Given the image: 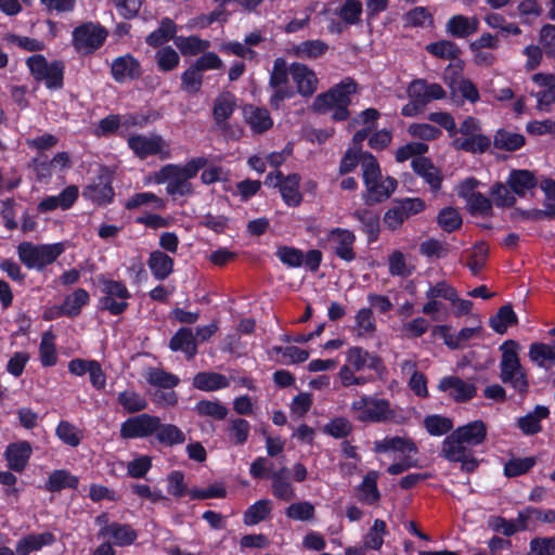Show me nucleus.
<instances>
[{
    "instance_id": "obj_6",
    "label": "nucleus",
    "mask_w": 555,
    "mask_h": 555,
    "mask_svg": "<svg viewBox=\"0 0 555 555\" xmlns=\"http://www.w3.org/2000/svg\"><path fill=\"white\" fill-rule=\"evenodd\" d=\"M64 251L62 243L35 245L30 242H22L17 246L20 260L28 269L41 270L46 266L54 262Z\"/></svg>"
},
{
    "instance_id": "obj_8",
    "label": "nucleus",
    "mask_w": 555,
    "mask_h": 555,
    "mask_svg": "<svg viewBox=\"0 0 555 555\" xmlns=\"http://www.w3.org/2000/svg\"><path fill=\"white\" fill-rule=\"evenodd\" d=\"M289 66L283 57H276L270 73L269 87L272 89L270 105L279 109L285 100L295 95V90L289 85Z\"/></svg>"
},
{
    "instance_id": "obj_36",
    "label": "nucleus",
    "mask_w": 555,
    "mask_h": 555,
    "mask_svg": "<svg viewBox=\"0 0 555 555\" xmlns=\"http://www.w3.org/2000/svg\"><path fill=\"white\" fill-rule=\"evenodd\" d=\"M149 268L156 280L167 279L173 271V259L160 250L150 254Z\"/></svg>"
},
{
    "instance_id": "obj_19",
    "label": "nucleus",
    "mask_w": 555,
    "mask_h": 555,
    "mask_svg": "<svg viewBox=\"0 0 555 555\" xmlns=\"http://www.w3.org/2000/svg\"><path fill=\"white\" fill-rule=\"evenodd\" d=\"M532 81L539 88L531 92L537 99V109L540 112H550L551 106L555 104V75L538 73L532 76Z\"/></svg>"
},
{
    "instance_id": "obj_30",
    "label": "nucleus",
    "mask_w": 555,
    "mask_h": 555,
    "mask_svg": "<svg viewBox=\"0 0 555 555\" xmlns=\"http://www.w3.org/2000/svg\"><path fill=\"white\" fill-rule=\"evenodd\" d=\"M479 21L476 16L453 15L446 24L447 33L453 37L466 38L478 30Z\"/></svg>"
},
{
    "instance_id": "obj_17",
    "label": "nucleus",
    "mask_w": 555,
    "mask_h": 555,
    "mask_svg": "<svg viewBox=\"0 0 555 555\" xmlns=\"http://www.w3.org/2000/svg\"><path fill=\"white\" fill-rule=\"evenodd\" d=\"M438 390L447 393L455 402L472 400L477 393L474 383L466 382L459 376H444L439 380Z\"/></svg>"
},
{
    "instance_id": "obj_13",
    "label": "nucleus",
    "mask_w": 555,
    "mask_h": 555,
    "mask_svg": "<svg viewBox=\"0 0 555 555\" xmlns=\"http://www.w3.org/2000/svg\"><path fill=\"white\" fill-rule=\"evenodd\" d=\"M354 242V233L343 228L331 230L326 236V243L331 251L347 262L356 259Z\"/></svg>"
},
{
    "instance_id": "obj_26",
    "label": "nucleus",
    "mask_w": 555,
    "mask_h": 555,
    "mask_svg": "<svg viewBox=\"0 0 555 555\" xmlns=\"http://www.w3.org/2000/svg\"><path fill=\"white\" fill-rule=\"evenodd\" d=\"M373 450L376 453L397 451L402 454H417L418 452V448L412 439L399 436L385 437L382 440H376Z\"/></svg>"
},
{
    "instance_id": "obj_57",
    "label": "nucleus",
    "mask_w": 555,
    "mask_h": 555,
    "mask_svg": "<svg viewBox=\"0 0 555 555\" xmlns=\"http://www.w3.org/2000/svg\"><path fill=\"white\" fill-rule=\"evenodd\" d=\"M272 509L270 500L263 499L255 502L244 513V524L254 526L266 519Z\"/></svg>"
},
{
    "instance_id": "obj_34",
    "label": "nucleus",
    "mask_w": 555,
    "mask_h": 555,
    "mask_svg": "<svg viewBox=\"0 0 555 555\" xmlns=\"http://www.w3.org/2000/svg\"><path fill=\"white\" fill-rule=\"evenodd\" d=\"M413 170L421 176L434 191L441 186L442 176L438 168L425 157H416L412 160Z\"/></svg>"
},
{
    "instance_id": "obj_32",
    "label": "nucleus",
    "mask_w": 555,
    "mask_h": 555,
    "mask_svg": "<svg viewBox=\"0 0 555 555\" xmlns=\"http://www.w3.org/2000/svg\"><path fill=\"white\" fill-rule=\"evenodd\" d=\"M54 541L55 537L51 532L28 534L16 542L15 550L18 555H29L43 546L51 545Z\"/></svg>"
},
{
    "instance_id": "obj_49",
    "label": "nucleus",
    "mask_w": 555,
    "mask_h": 555,
    "mask_svg": "<svg viewBox=\"0 0 555 555\" xmlns=\"http://www.w3.org/2000/svg\"><path fill=\"white\" fill-rule=\"evenodd\" d=\"M386 533V522L382 519H375L372 527L363 537V547L365 550L379 551L384 544Z\"/></svg>"
},
{
    "instance_id": "obj_11",
    "label": "nucleus",
    "mask_w": 555,
    "mask_h": 555,
    "mask_svg": "<svg viewBox=\"0 0 555 555\" xmlns=\"http://www.w3.org/2000/svg\"><path fill=\"white\" fill-rule=\"evenodd\" d=\"M26 63L35 79L43 80L50 89L62 87L64 70L62 63H48L46 57L40 54L28 57Z\"/></svg>"
},
{
    "instance_id": "obj_37",
    "label": "nucleus",
    "mask_w": 555,
    "mask_h": 555,
    "mask_svg": "<svg viewBox=\"0 0 555 555\" xmlns=\"http://www.w3.org/2000/svg\"><path fill=\"white\" fill-rule=\"evenodd\" d=\"M470 452V448L453 433L442 441L441 454L448 461L457 462L468 456Z\"/></svg>"
},
{
    "instance_id": "obj_58",
    "label": "nucleus",
    "mask_w": 555,
    "mask_h": 555,
    "mask_svg": "<svg viewBox=\"0 0 555 555\" xmlns=\"http://www.w3.org/2000/svg\"><path fill=\"white\" fill-rule=\"evenodd\" d=\"M352 216L362 223V229L369 235V240L375 241L379 233L378 216L367 209L356 210Z\"/></svg>"
},
{
    "instance_id": "obj_48",
    "label": "nucleus",
    "mask_w": 555,
    "mask_h": 555,
    "mask_svg": "<svg viewBox=\"0 0 555 555\" xmlns=\"http://www.w3.org/2000/svg\"><path fill=\"white\" fill-rule=\"evenodd\" d=\"M145 379L150 385L164 389H172L180 382L178 376L158 367L147 369Z\"/></svg>"
},
{
    "instance_id": "obj_59",
    "label": "nucleus",
    "mask_w": 555,
    "mask_h": 555,
    "mask_svg": "<svg viewBox=\"0 0 555 555\" xmlns=\"http://www.w3.org/2000/svg\"><path fill=\"white\" fill-rule=\"evenodd\" d=\"M363 12L359 0H346L336 11V14L346 25H356L360 22Z\"/></svg>"
},
{
    "instance_id": "obj_20",
    "label": "nucleus",
    "mask_w": 555,
    "mask_h": 555,
    "mask_svg": "<svg viewBox=\"0 0 555 555\" xmlns=\"http://www.w3.org/2000/svg\"><path fill=\"white\" fill-rule=\"evenodd\" d=\"M31 454V444L28 441L21 440L8 444L3 456L10 470L22 473L27 467Z\"/></svg>"
},
{
    "instance_id": "obj_22",
    "label": "nucleus",
    "mask_w": 555,
    "mask_h": 555,
    "mask_svg": "<svg viewBox=\"0 0 555 555\" xmlns=\"http://www.w3.org/2000/svg\"><path fill=\"white\" fill-rule=\"evenodd\" d=\"M346 363L361 372L365 369L378 371L382 366V360L378 356L369 352L360 346H353L346 351Z\"/></svg>"
},
{
    "instance_id": "obj_43",
    "label": "nucleus",
    "mask_w": 555,
    "mask_h": 555,
    "mask_svg": "<svg viewBox=\"0 0 555 555\" xmlns=\"http://www.w3.org/2000/svg\"><path fill=\"white\" fill-rule=\"evenodd\" d=\"M156 439L160 444L172 447L185 441L184 433L173 424H163L158 417V426L154 431Z\"/></svg>"
},
{
    "instance_id": "obj_40",
    "label": "nucleus",
    "mask_w": 555,
    "mask_h": 555,
    "mask_svg": "<svg viewBox=\"0 0 555 555\" xmlns=\"http://www.w3.org/2000/svg\"><path fill=\"white\" fill-rule=\"evenodd\" d=\"M83 196L99 205H105L112 202L114 190L108 181L100 178L98 182L85 189Z\"/></svg>"
},
{
    "instance_id": "obj_64",
    "label": "nucleus",
    "mask_w": 555,
    "mask_h": 555,
    "mask_svg": "<svg viewBox=\"0 0 555 555\" xmlns=\"http://www.w3.org/2000/svg\"><path fill=\"white\" fill-rule=\"evenodd\" d=\"M55 435L61 441L70 447H77L81 441L80 430L67 421L59 423L55 429Z\"/></svg>"
},
{
    "instance_id": "obj_4",
    "label": "nucleus",
    "mask_w": 555,
    "mask_h": 555,
    "mask_svg": "<svg viewBox=\"0 0 555 555\" xmlns=\"http://www.w3.org/2000/svg\"><path fill=\"white\" fill-rule=\"evenodd\" d=\"M362 178L367 194L376 202L388 198L397 188L391 177H383L376 158L366 153L361 157Z\"/></svg>"
},
{
    "instance_id": "obj_46",
    "label": "nucleus",
    "mask_w": 555,
    "mask_h": 555,
    "mask_svg": "<svg viewBox=\"0 0 555 555\" xmlns=\"http://www.w3.org/2000/svg\"><path fill=\"white\" fill-rule=\"evenodd\" d=\"M78 486V478L66 469L54 470L46 482V490L57 492L66 488L75 489Z\"/></svg>"
},
{
    "instance_id": "obj_23",
    "label": "nucleus",
    "mask_w": 555,
    "mask_h": 555,
    "mask_svg": "<svg viewBox=\"0 0 555 555\" xmlns=\"http://www.w3.org/2000/svg\"><path fill=\"white\" fill-rule=\"evenodd\" d=\"M378 473L369 472L362 481L354 488L357 500L365 505H377L380 501V492L377 487Z\"/></svg>"
},
{
    "instance_id": "obj_21",
    "label": "nucleus",
    "mask_w": 555,
    "mask_h": 555,
    "mask_svg": "<svg viewBox=\"0 0 555 555\" xmlns=\"http://www.w3.org/2000/svg\"><path fill=\"white\" fill-rule=\"evenodd\" d=\"M410 99H417L418 102L426 105L434 100L446 98L447 93L439 83H428L424 79L413 80L408 88Z\"/></svg>"
},
{
    "instance_id": "obj_35",
    "label": "nucleus",
    "mask_w": 555,
    "mask_h": 555,
    "mask_svg": "<svg viewBox=\"0 0 555 555\" xmlns=\"http://www.w3.org/2000/svg\"><path fill=\"white\" fill-rule=\"evenodd\" d=\"M169 347L173 351H182L189 359H192L197 352L196 338L191 328L182 327L171 337Z\"/></svg>"
},
{
    "instance_id": "obj_18",
    "label": "nucleus",
    "mask_w": 555,
    "mask_h": 555,
    "mask_svg": "<svg viewBox=\"0 0 555 555\" xmlns=\"http://www.w3.org/2000/svg\"><path fill=\"white\" fill-rule=\"evenodd\" d=\"M541 512L535 509H525L518 513L515 519H505L501 516H494L489 519V527L504 535H512L518 531L528 529V520L534 516L541 518Z\"/></svg>"
},
{
    "instance_id": "obj_52",
    "label": "nucleus",
    "mask_w": 555,
    "mask_h": 555,
    "mask_svg": "<svg viewBox=\"0 0 555 555\" xmlns=\"http://www.w3.org/2000/svg\"><path fill=\"white\" fill-rule=\"evenodd\" d=\"M117 401L127 413H137L147 406L146 399L133 389H126L119 392Z\"/></svg>"
},
{
    "instance_id": "obj_15",
    "label": "nucleus",
    "mask_w": 555,
    "mask_h": 555,
    "mask_svg": "<svg viewBox=\"0 0 555 555\" xmlns=\"http://www.w3.org/2000/svg\"><path fill=\"white\" fill-rule=\"evenodd\" d=\"M158 426V417L146 413L127 418L120 425L119 435L122 439L145 438L154 434Z\"/></svg>"
},
{
    "instance_id": "obj_45",
    "label": "nucleus",
    "mask_w": 555,
    "mask_h": 555,
    "mask_svg": "<svg viewBox=\"0 0 555 555\" xmlns=\"http://www.w3.org/2000/svg\"><path fill=\"white\" fill-rule=\"evenodd\" d=\"M388 272L392 276L408 278L410 276L415 267L412 264L406 256L401 250H393L387 259Z\"/></svg>"
},
{
    "instance_id": "obj_14",
    "label": "nucleus",
    "mask_w": 555,
    "mask_h": 555,
    "mask_svg": "<svg viewBox=\"0 0 555 555\" xmlns=\"http://www.w3.org/2000/svg\"><path fill=\"white\" fill-rule=\"evenodd\" d=\"M104 516L96 518V522L102 525L98 538L105 540L112 545L128 546L137 539V532L129 526L118 522L107 524Z\"/></svg>"
},
{
    "instance_id": "obj_61",
    "label": "nucleus",
    "mask_w": 555,
    "mask_h": 555,
    "mask_svg": "<svg viewBox=\"0 0 555 555\" xmlns=\"http://www.w3.org/2000/svg\"><path fill=\"white\" fill-rule=\"evenodd\" d=\"M426 50L434 56L454 60L461 54V49L450 40H440L426 46Z\"/></svg>"
},
{
    "instance_id": "obj_7",
    "label": "nucleus",
    "mask_w": 555,
    "mask_h": 555,
    "mask_svg": "<svg viewBox=\"0 0 555 555\" xmlns=\"http://www.w3.org/2000/svg\"><path fill=\"white\" fill-rule=\"evenodd\" d=\"M129 149L140 159L157 156L162 160L171 157L170 144L160 134H132L127 139Z\"/></svg>"
},
{
    "instance_id": "obj_41",
    "label": "nucleus",
    "mask_w": 555,
    "mask_h": 555,
    "mask_svg": "<svg viewBox=\"0 0 555 555\" xmlns=\"http://www.w3.org/2000/svg\"><path fill=\"white\" fill-rule=\"evenodd\" d=\"M236 107L235 96L231 92L220 93L212 107L214 119L217 125H221L231 117Z\"/></svg>"
},
{
    "instance_id": "obj_42",
    "label": "nucleus",
    "mask_w": 555,
    "mask_h": 555,
    "mask_svg": "<svg viewBox=\"0 0 555 555\" xmlns=\"http://www.w3.org/2000/svg\"><path fill=\"white\" fill-rule=\"evenodd\" d=\"M548 409L544 405H538L527 415L518 420V427L525 435H534L541 431V421L548 416Z\"/></svg>"
},
{
    "instance_id": "obj_51",
    "label": "nucleus",
    "mask_w": 555,
    "mask_h": 555,
    "mask_svg": "<svg viewBox=\"0 0 555 555\" xmlns=\"http://www.w3.org/2000/svg\"><path fill=\"white\" fill-rule=\"evenodd\" d=\"M493 144L496 149L500 150L517 151L524 146L525 137L520 133L500 129L494 135Z\"/></svg>"
},
{
    "instance_id": "obj_63",
    "label": "nucleus",
    "mask_w": 555,
    "mask_h": 555,
    "mask_svg": "<svg viewBox=\"0 0 555 555\" xmlns=\"http://www.w3.org/2000/svg\"><path fill=\"white\" fill-rule=\"evenodd\" d=\"M203 83V73L193 64L181 76V88L190 94L197 93Z\"/></svg>"
},
{
    "instance_id": "obj_16",
    "label": "nucleus",
    "mask_w": 555,
    "mask_h": 555,
    "mask_svg": "<svg viewBox=\"0 0 555 555\" xmlns=\"http://www.w3.org/2000/svg\"><path fill=\"white\" fill-rule=\"evenodd\" d=\"M289 75L296 86V91L304 98H309L315 93L319 87L317 74L308 65L294 62L289 65Z\"/></svg>"
},
{
    "instance_id": "obj_60",
    "label": "nucleus",
    "mask_w": 555,
    "mask_h": 555,
    "mask_svg": "<svg viewBox=\"0 0 555 555\" xmlns=\"http://www.w3.org/2000/svg\"><path fill=\"white\" fill-rule=\"evenodd\" d=\"M285 515L296 521H310L314 519V505L308 501L294 502L285 509Z\"/></svg>"
},
{
    "instance_id": "obj_5",
    "label": "nucleus",
    "mask_w": 555,
    "mask_h": 555,
    "mask_svg": "<svg viewBox=\"0 0 555 555\" xmlns=\"http://www.w3.org/2000/svg\"><path fill=\"white\" fill-rule=\"evenodd\" d=\"M502 358L500 362V378L505 384L519 392H525L528 387L526 374L518 359V344L514 340H506L500 347Z\"/></svg>"
},
{
    "instance_id": "obj_1",
    "label": "nucleus",
    "mask_w": 555,
    "mask_h": 555,
    "mask_svg": "<svg viewBox=\"0 0 555 555\" xmlns=\"http://www.w3.org/2000/svg\"><path fill=\"white\" fill-rule=\"evenodd\" d=\"M206 165L207 158L203 156L191 158L182 166L168 164L154 173L153 180L157 184L167 183L166 191L172 197H189L194 193L189 180L196 177Z\"/></svg>"
},
{
    "instance_id": "obj_29",
    "label": "nucleus",
    "mask_w": 555,
    "mask_h": 555,
    "mask_svg": "<svg viewBox=\"0 0 555 555\" xmlns=\"http://www.w3.org/2000/svg\"><path fill=\"white\" fill-rule=\"evenodd\" d=\"M469 448L481 444L487 438V427L482 421H474L452 431Z\"/></svg>"
},
{
    "instance_id": "obj_53",
    "label": "nucleus",
    "mask_w": 555,
    "mask_h": 555,
    "mask_svg": "<svg viewBox=\"0 0 555 555\" xmlns=\"http://www.w3.org/2000/svg\"><path fill=\"white\" fill-rule=\"evenodd\" d=\"M175 44L182 55H196L206 51L210 47V42L208 40H203L197 36L177 37L175 39Z\"/></svg>"
},
{
    "instance_id": "obj_55",
    "label": "nucleus",
    "mask_w": 555,
    "mask_h": 555,
    "mask_svg": "<svg viewBox=\"0 0 555 555\" xmlns=\"http://www.w3.org/2000/svg\"><path fill=\"white\" fill-rule=\"evenodd\" d=\"M529 358L539 366L545 369H550L555 365V351L545 344H532L529 349Z\"/></svg>"
},
{
    "instance_id": "obj_10",
    "label": "nucleus",
    "mask_w": 555,
    "mask_h": 555,
    "mask_svg": "<svg viewBox=\"0 0 555 555\" xmlns=\"http://www.w3.org/2000/svg\"><path fill=\"white\" fill-rule=\"evenodd\" d=\"M107 35L100 24L87 22L73 30V44L78 51L91 53L103 46Z\"/></svg>"
},
{
    "instance_id": "obj_9",
    "label": "nucleus",
    "mask_w": 555,
    "mask_h": 555,
    "mask_svg": "<svg viewBox=\"0 0 555 555\" xmlns=\"http://www.w3.org/2000/svg\"><path fill=\"white\" fill-rule=\"evenodd\" d=\"M101 285L103 296L100 299V308L114 315L121 314L128 308V299L131 297L127 286L111 279H103Z\"/></svg>"
},
{
    "instance_id": "obj_54",
    "label": "nucleus",
    "mask_w": 555,
    "mask_h": 555,
    "mask_svg": "<svg viewBox=\"0 0 555 555\" xmlns=\"http://www.w3.org/2000/svg\"><path fill=\"white\" fill-rule=\"evenodd\" d=\"M376 330L373 312L369 308L360 309L354 315L353 331L358 337L372 336Z\"/></svg>"
},
{
    "instance_id": "obj_24",
    "label": "nucleus",
    "mask_w": 555,
    "mask_h": 555,
    "mask_svg": "<svg viewBox=\"0 0 555 555\" xmlns=\"http://www.w3.org/2000/svg\"><path fill=\"white\" fill-rule=\"evenodd\" d=\"M271 478V491L275 499L291 502L296 498L295 488L289 480V470L283 466L279 470L272 472Z\"/></svg>"
},
{
    "instance_id": "obj_38",
    "label": "nucleus",
    "mask_w": 555,
    "mask_h": 555,
    "mask_svg": "<svg viewBox=\"0 0 555 555\" xmlns=\"http://www.w3.org/2000/svg\"><path fill=\"white\" fill-rule=\"evenodd\" d=\"M227 376L215 372H201L193 377V386L203 391H215L228 387Z\"/></svg>"
},
{
    "instance_id": "obj_3",
    "label": "nucleus",
    "mask_w": 555,
    "mask_h": 555,
    "mask_svg": "<svg viewBox=\"0 0 555 555\" xmlns=\"http://www.w3.org/2000/svg\"><path fill=\"white\" fill-rule=\"evenodd\" d=\"M356 92L357 82L351 78H345L330 90L318 94L312 102L311 109L318 114L333 112V119L346 120L349 117L350 96Z\"/></svg>"
},
{
    "instance_id": "obj_27",
    "label": "nucleus",
    "mask_w": 555,
    "mask_h": 555,
    "mask_svg": "<svg viewBox=\"0 0 555 555\" xmlns=\"http://www.w3.org/2000/svg\"><path fill=\"white\" fill-rule=\"evenodd\" d=\"M89 294L83 288H77L74 293L70 295H67L63 301V304L55 308L57 311L56 313H53L51 311V315H48L46 313V319H50L54 315H67V317H76L80 313L81 308L86 306L89 302Z\"/></svg>"
},
{
    "instance_id": "obj_47",
    "label": "nucleus",
    "mask_w": 555,
    "mask_h": 555,
    "mask_svg": "<svg viewBox=\"0 0 555 555\" xmlns=\"http://www.w3.org/2000/svg\"><path fill=\"white\" fill-rule=\"evenodd\" d=\"M507 184L518 195H525L527 190L537 185V180L529 170H513L507 179Z\"/></svg>"
},
{
    "instance_id": "obj_12",
    "label": "nucleus",
    "mask_w": 555,
    "mask_h": 555,
    "mask_svg": "<svg viewBox=\"0 0 555 555\" xmlns=\"http://www.w3.org/2000/svg\"><path fill=\"white\" fill-rule=\"evenodd\" d=\"M266 183L278 186L284 203L287 206L296 207L302 202L300 192V177L297 173L284 176L281 171L269 173Z\"/></svg>"
},
{
    "instance_id": "obj_56",
    "label": "nucleus",
    "mask_w": 555,
    "mask_h": 555,
    "mask_svg": "<svg viewBox=\"0 0 555 555\" xmlns=\"http://www.w3.org/2000/svg\"><path fill=\"white\" fill-rule=\"evenodd\" d=\"M517 323V317L511 306H502L490 319V326L498 334H504L507 328Z\"/></svg>"
},
{
    "instance_id": "obj_62",
    "label": "nucleus",
    "mask_w": 555,
    "mask_h": 555,
    "mask_svg": "<svg viewBox=\"0 0 555 555\" xmlns=\"http://www.w3.org/2000/svg\"><path fill=\"white\" fill-rule=\"evenodd\" d=\"M39 354L43 366H52L56 363L57 357L55 352L54 335L51 332L42 334Z\"/></svg>"
},
{
    "instance_id": "obj_31",
    "label": "nucleus",
    "mask_w": 555,
    "mask_h": 555,
    "mask_svg": "<svg viewBox=\"0 0 555 555\" xmlns=\"http://www.w3.org/2000/svg\"><path fill=\"white\" fill-rule=\"evenodd\" d=\"M244 118L255 133H262L273 126L269 111L262 107L254 105L245 106Z\"/></svg>"
},
{
    "instance_id": "obj_25",
    "label": "nucleus",
    "mask_w": 555,
    "mask_h": 555,
    "mask_svg": "<svg viewBox=\"0 0 555 555\" xmlns=\"http://www.w3.org/2000/svg\"><path fill=\"white\" fill-rule=\"evenodd\" d=\"M79 195V189L77 185H68L66 186L59 195H51L43 198L39 205L38 209L42 212L52 211L57 208L63 210L69 209L74 203L77 201Z\"/></svg>"
},
{
    "instance_id": "obj_28",
    "label": "nucleus",
    "mask_w": 555,
    "mask_h": 555,
    "mask_svg": "<svg viewBox=\"0 0 555 555\" xmlns=\"http://www.w3.org/2000/svg\"><path fill=\"white\" fill-rule=\"evenodd\" d=\"M330 47L321 39H309L294 44L289 54L302 60H317L323 56Z\"/></svg>"
},
{
    "instance_id": "obj_2",
    "label": "nucleus",
    "mask_w": 555,
    "mask_h": 555,
    "mask_svg": "<svg viewBox=\"0 0 555 555\" xmlns=\"http://www.w3.org/2000/svg\"><path fill=\"white\" fill-rule=\"evenodd\" d=\"M352 416L361 423H391L402 425L406 422L403 410L388 399L371 395H361L350 404Z\"/></svg>"
},
{
    "instance_id": "obj_33",
    "label": "nucleus",
    "mask_w": 555,
    "mask_h": 555,
    "mask_svg": "<svg viewBox=\"0 0 555 555\" xmlns=\"http://www.w3.org/2000/svg\"><path fill=\"white\" fill-rule=\"evenodd\" d=\"M112 75L117 81L133 79L140 75V64L130 55L119 56L112 63Z\"/></svg>"
},
{
    "instance_id": "obj_39",
    "label": "nucleus",
    "mask_w": 555,
    "mask_h": 555,
    "mask_svg": "<svg viewBox=\"0 0 555 555\" xmlns=\"http://www.w3.org/2000/svg\"><path fill=\"white\" fill-rule=\"evenodd\" d=\"M455 150L469 152L473 154L485 153L491 146V140L489 137L481 132L475 135L466 138H456L452 142Z\"/></svg>"
},
{
    "instance_id": "obj_50",
    "label": "nucleus",
    "mask_w": 555,
    "mask_h": 555,
    "mask_svg": "<svg viewBox=\"0 0 555 555\" xmlns=\"http://www.w3.org/2000/svg\"><path fill=\"white\" fill-rule=\"evenodd\" d=\"M177 31L172 20L165 17L160 21L159 27L146 37V43L156 48L173 38Z\"/></svg>"
},
{
    "instance_id": "obj_44",
    "label": "nucleus",
    "mask_w": 555,
    "mask_h": 555,
    "mask_svg": "<svg viewBox=\"0 0 555 555\" xmlns=\"http://www.w3.org/2000/svg\"><path fill=\"white\" fill-rule=\"evenodd\" d=\"M250 433V424L241 417L230 418L227 427V436L230 443L242 446L247 442Z\"/></svg>"
}]
</instances>
